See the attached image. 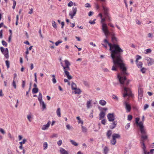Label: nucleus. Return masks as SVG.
<instances>
[{"instance_id":"32","label":"nucleus","mask_w":154,"mask_h":154,"mask_svg":"<svg viewBox=\"0 0 154 154\" xmlns=\"http://www.w3.org/2000/svg\"><path fill=\"white\" fill-rule=\"evenodd\" d=\"M110 142L112 144L114 145L116 143V140L112 138V139L110 140Z\"/></svg>"},{"instance_id":"36","label":"nucleus","mask_w":154,"mask_h":154,"mask_svg":"<svg viewBox=\"0 0 154 154\" xmlns=\"http://www.w3.org/2000/svg\"><path fill=\"white\" fill-rule=\"evenodd\" d=\"M52 24L53 27L55 28H56L57 27V26L56 24V22L54 21H52Z\"/></svg>"},{"instance_id":"31","label":"nucleus","mask_w":154,"mask_h":154,"mask_svg":"<svg viewBox=\"0 0 154 154\" xmlns=\"http://www.w3.org/2000/svg\"><path fill=\"white\" fill-rule=\"evenodd\" d=\"M76 119L78 120V123H81L82 125H83V122L80 119L79 116H78L76 117Z\"/></svg>"},{"instance_id":"26","label":"nucleus","mask_w":154,"mask_h":154,"mask_svg":"<svg viewBox=\"0 0 154 154\" xmlns=\"http://www.w3.org/2000/svg\"><path fill=\"white\" fill-rule=\"evenodd\" d=\"M43 149L45 150L47 149L48 147V144L46 142H44L43 144Z\"/></svg>"},{"instance_id":"62","label":"nucleus","mask_w":154,"mask_h":154,"mask_svg":"<svg viewBox=\"0 0 154 154\" xmlns=\"http://www.w3.org/2000/svg\"><path fill=\"white\" fill-rule=\"evenodd\" d=\"M148 36L149 37L152 38V35L150 33H149L148 34Z\"/></svg>"},{"instance_id":"25","label":"nucleus","mask_w":154,"mask_h":154,"mask_svg":"<svg viewBox=\"0 0 154 154\" xmlns=\"http://www.w3.org/2000/svg\"><path fill=\"white\" fill-rule=\"evenodd\" d=\"M81 126L82 132L84 133H86L87 131V129L82 125H81Z\"/></svg>"},{"instance_id":"59","label":"nucleus","mask_w":154,"mask_h":154,"mask_svg":"<svg viewBox=\"0 0 154 154\" xmlns=\"http://www.w3.org/2000/svg\"><path fill=\"white\" fill-rule=\"evenodd\" d=\"M101 123L103 125H105L106 122V121L105 119H103L101 121Z\"/></svg>"},{"instance_id":"13","label":"nucleus","mask_w":154,"mask_h":154,"mask_svg":"<svg viewBox=\"0 0 154 154\" xmlns=\"http://www.w3.org/2000/svg\"><path fill=\"white\" fill-rule=\"evenodd\" d=\"M91 102L92 100H89L87 101L86 105L88 109H90L92 107V104Z\"/></svg>"},{"instance_id":"21","label":"nucleus","mask_w":154,"mask_h":154,"mask_svg":"<svg viewBox=\"0 0 154 154\" xmlns=\"http://www.w3.org/2000/svg\"><path fill=\"white\" fill-rule=\"evenodd\" d=\"M40 102V104L42 106V108L43 109V110H44L46 108V105L44 103V102L42 100Z\"/></svg>"},{"instance_id":"48","label":"nucleus","mask_w":154,"mask_h":154,"mask_svg":"<svg viewBox=\"0 0 154 154\" xmlns=\"http://www.w3.org/2000/svg\"><path fill=\"white\" fill-rule=\"evenodd\" d=\"M73 5V3L72 1H70L68 4V7H71Z\"/></svg>"},{"instance_id":"35","label":"nucleus","mask_w":154,"mask_h":154,"mask_svg":"<svg viewBox=\"0 0 154 154\" xmlns=\"http://www.w3.org/2000/svg\"><path fill=\"white\" fill-rule=\"evenodd\" d=\"M144 51L145 54H147L151 53V50L150 49H147L145 50Z\"/></svg>"},{"instance_id":"56","label":"nucleus","mask_w":154,"mask_h":154,"mask_svg":"<svg viewBox=\"0 0 154 154\" xmlns=\"http://www.w3.org/2000/svg\"><path fill=\"white\" fill-rule=\"evenodd\" d=\"M66 127L67 129L69 130L72 129V127L69 124H67L66 125Z\"/></svg>"},{"instance_id":"2","label":"nucleus","mask_w":154,"mask_h":154,"mask_svg":"<svg viewBox=\"0 0 154 154\" xmlns=\"http://www.w3.org/2000/svg\"><path fill=\"white\" fill-rule=\"evenodd\" d=\"M60 63L63 67L64 71V76H66L67 78L69 80L72 79V77L69 75V73L68 71L70 70L69 66L70 65V62L67 60H65L63 61L60 59Z\"/></svg>"},{"instance_id":"38","label":"nucleus","mask_w":154,"mask_h":154,"mask_svg":"<svg viewBox=\"0 0 154 154\" xmlns=\"http://www.w3.org/2000/svg\"><path fill=\"white\" fill-rule=\"evenodd\" d=\"M52 77H53V78L52 79V82L54 84H55L56 83V80L55 78V76L54 75H52Z\"/></svg>"},{"instance_id":"33","label":"nucleus","mask_w":154,"mask_h":154,"mask_svg":"<svg viewBox=\"0 0 154 154\" xmlns=\"http://www.w3.org/2000/svg\"><path fill=\"white\" fill-rule=\"evenodd\" d=\"M39 96L38 97V100L39 102L42 101V95L40 92L39 93Z\"/></svg>"},{"instance_id":"11","label":"nucleus","mask_w":154,"mask_h":154,"mask_svg":"<svg viewBox=\"0 0 154 154\" xmlns=\"http://www.w3.org/2000/svg\"><path fill=\"white\" fill-rule=\"evenodd\" d=\"M138 98H141L143 96V89L142 88H138Z\"/></svg>"},{"instance_id":"50","label":"nucleus","mask_w":154,"mask_h":154,"mask_svg":"<svg viewBox=\"0 0 154 154\" xmlns=\"http://www.w3.org/2000/svg\"><path fill=\"white\" fill-rule=\"evenodd\" d=\"M95 8L97 10H98L99 9L100 7L98 5V4L97 3H95Z\"/></svg>"},{"instance_id":"45","label":"nucleus","mask_w":154,"mask_h":154,"mask_svg":"<svg viewBox=\"0 0 154 154\" xmlns=\"http://www.w3.org/2000/svg\"><path fill=\"white\" fill-rule=\"evenodd\" d=\"M141 58V57L138 55H137L136 56V63H137L138 60L140 59Z\"/></svg>"},{"instance_id":"51","label":"nucleus","mask_w":154,"mask_h":154,"mask_svg":"<svg viewBox=\"0 0 154 154\" xmlns=\"http://www.w3.org/2000/svg\"><path fill=\"white\" fill-rule=\"evenodd\" d=\"M112 99H114L115 100H118V98L117 97L114 95H113L112 96Z\"/></svg>"},{"instance_id":"9","label":"nucleus","mask_w":154,"mask_h":154,"mask_svg":"<svg viewBox=\"0 0 154 154\" xmlns=\"http://www.w3.org/2000/svg\"><path fill=\"white\" fill-rule=\"evenodd\" d=\"M140 143L142 144V148L143 150L144 154H149V152H147L146 150V147L144 143V141L141 140L140 141Z\"/></svg>"},{"instance_id":"22","label":"nucleus","mask_w":154,"mask_h":154,"mask_svg":"<svg viewBox=\"0 0 154 154\" xmlns=\"http://www.w3.org/2000/svg\"><path fill=\"white\" fill-rule=\"evenodd\" d=\"M74 90H75L74 92L75 93V94H79L81 93V90L79 88H76V89H74Z\"/></svg>"},{"instance_id":"60","label":"nucleus","mask_w":154,"mask_h":154,"mask_svg":"<svg viewBox=\"0 0 154 154\" xmlns=\"http://www.w3.org/2000/svg\"><path fill=\"white\" fill-rule=\"evenodd\" d=\"M64 81L65 82H67L68 85H70V82L67 79H64Z\"/></svg>"},{"instance_id":"57","label":"nucleus","mask_w":154,"mask_h":154,"mask_svg":"<svg viewBox=\"0 0 154 154\" xmlns=\"http://www.w3.org/2000/svg\"><path fill=\"white\" fill-rule=\"evenodd\" d=\"M85 6L86 8H89L91 7V6L89 3H86L85 4Z\"/></svg>"},{"instance_id":"1","label":"nucleus","mask_w":154,"mask_h":154,"mask_svg":"<svg viewBox=\"0 0 154 154\" xmlns=\"http://www.w3.org/2000/svg\"><path fill=\"white\" fill-rule=\"evenodd\" d=\"M104 42L107 44L110 48L109 50L111 51V56L113 62V65L112 70L116 71L118 67H120L122 70V73L121 74H118L117 77L122 85V88L124 89L123 97H132L133 94L131 89L127 87L129 83V82L126 81V78L124 76V75L126 74V69L124 64L122 63L121 56V53L123 52L122 50L118 45L110 43L106 39L104 40Z\"/></svg>"},{"instance_id":"40","label":"nucleus","mask_w":154,"mask_h":154,"mask_svg":"<svg viewBox=\"0 0 154 154\" xmlns=\"http://www.w3.org/2000/svg\"><path fill=\"white\" fill-rule=\"evenodd\" d=\"M6 65L7 67V68L8 69L10 67V63L8 60H6L5 61Z\"/></svg>"},{"instance_id":"47","label":"nucleus","mask_w":154,"mask_h":154,"mask_svg":"<svg viewBox=\"0 0 154 154\" xmlns=\"http://www.w3.org/2000/svg\"><path fill=\"white\" fill-rule=\"evenodd\" d=\"M146 68H141V69H140L141 71L143 73H144L146 71Z\"/></svg>"},{"instance_id":"55","label":"nucleus","mask_w":154,"mask_h":154,"mask_svg":"<svg viewBox=\"0 0 154 154\" xmlns=\"http://www.w3.org/2000/svg\"><path fill=\"white\" fill-rule=\"evenodd\" d=\"M16 5V2L15 1H14L13 2V6H12V8L13 9H15Z\"/></svg>"},{"instance_id":"39","label":"nucleus","mask_w":154,"mask_h":154,"mask_svg":"<svg viewBox=\"0 0 154 154\" xmlns=\"http://www.w3.org/2000/svg\"><path fill=\"white\" fill-rule=\"evenodd\" d=\"M27 141V140L24 139L22 141L19 142V143L20 145H23V144H24Z\"/></svg>"},{"instance_id":"20","label":"nucleus","mask_w":154,"mask_h":154,"mask_svg":"<svg viewBox=\"0 0 154 154\" xmlns=\"http://www.w3.org/2000/svg\"><path fill=\"white\" fill-rule=\"evenodd\" d=\"M106 103V102L105 100H100L99 101V103L103 106L105 105Z\"/></svg>"},{"instance_id":"42","label":"nucleus","mask_w":154,"mask_h":154,"mask_svg":"<svg viewBox=\"0 0 154 154\" xmlns=\"http://www.w3.org/2000/svg\"><path fill=\"white\" fill-rule=\"evenodd\" d=\"M130 123H128L125 126V128L126 130H128L130 128Z\"/></svg>"},{"instance_id":"15","label":"nucleus","mask_w":154,"mask_h":154,"mask_svg":"<svg viewBox=\"0 0 154 154\" xmlns=\"http://www.w3.org/2000/svg\"><path fill=\"white\" fill-rule=\"evenodd\" d=\"M102 7L104 11V15L107 16L108 14V13L107 12L109 10L108 8L106 7H105L103 5H102Z\"/></svg>"},{"instance_id":"54","label":"nucleus","mask_w":154,"mask_h":154,"mask_svg":"<svg viewBox=\"0 0 154 154\" xmlns=\"http://www.w3.org/2000/svg\"><path fill=\"white\" fill-rule=\"evenodd\" d=\"M149 105L148 104H146L144 105V110H146L149 107Z\"/></svg>"},{"instance_id":"10","label":"nucleus","mask_w":154,"mask_h":154,"mask_svg":"<svg viewBox=\"0 0 154 154\" xmlns=\"http://www.w3.org/2000/svg\"><path fill=\"white\" fill-rule=\"evenodd\" d=\"M51 123L50 121H48L46 124L42 126L41 128L43 130L47 129L49 127Z\"/></svg>"},{"instance_id":"19","label":"nucleus","mask_w":154,"mask_h":154,"mask_svg":"<svg viewBox=\"0 0 154 154\" xmlns=\"http://www.w3.org/2000/svg\"><path fill=\"white\" fill-rule=\"evenodd\" d=\"M120 137V135L119 134H113L112 135V138L116 140L117 138H119Z\"/></svg>"},{"instance_id":"34","label":"nucleus","mask_w":154,"mask_h":154,"mask_svg":"<svg viewBox=\"0 0 154 154\" xmlns=\"http://www.w3.org/2000/svg\"><path fill=\"white\" fill-rule=\"evenodd\" d=\"M104 16L108 20V21H111V17L109 16V14H108L107 16L104 15Z\"/></svg>"},{"instance_id":"44","label":"nucleus","mask_w":154,"mask_h":154,"mask_svg":"<svg viewBox=\"0 0 154 154\" xmlns=\"http://www.w3.org/2000/svg\"><path fill=\"white\" fill-rule=\"evenodd\" d=\"M12 85V86L14 87V88L15 89H16V85L15 82L14 80H13V81Z\"/></svg>"},{"instance_id":"49","label":"nucleus","mask_w":154,"mask_h":154,"mask_svg":"<svg viewBox=\"0 0 154 154\" xmlns=\"http://www.w3.org/2000/svg\"><path fill=\"white\" fill-rule=\"evenodd\" d=\"M62 140H59L57 142V144L59 146H60L62 144Z\"/></svg>"},{"instance_id":"5","label":"nucleus","mask_w":154,"mask_h":154,"mask_svg":"<svg viewBox=\"0 0 154 154\" xmlns=\"http://www.w3.org/2000/svg\"><path fill=\"white\" fill-rule=\"evenodd\" d=\"M77 9L76 7H73L72 8V10L70 11L69 12V15L71 19H72L77 12Z\"/></svg>"},{"instance_id":"52","label":"nucleus","mask_w":154,"mask_h":154,"mask_svg":"<svg viewBox=\"0 0 154 154\" xmlns=\"http://www.w3.org/2000/svg\"><path fill=\"white\" fill-rule=\"evenodd\" d=\"M132 118V116L131 115H129L128 116V120L129 121L131 120Z\"/></svg>"},{"instance_id":"6","label":"nucleus","mask_w":154,"mask_h":154,"mask_svg":"<svg viewBox=\"0 0 154 154\" xmlns=\"http://www.w3.org/2000/svg\"><path fill=\"white\" fill-rule=\"evenodd\" d=\"M107 117L109 121L110 122H113L115 119L114 114L113 113L108 114Z\"/></svg>"},{"instance_id":"7","label":"nucleus","mask_w":154,"mask_h":154,"mask_svg":"<svg viewBox=\"0 0 154 154\" xmlns=\"http://www.w3.org/2000/svg\"><path fill=\"white\" fill-rule=\"evenodd\" d=\"M145 60L146 61L149 66L152 65L154 63V60L149 57H145Z\"/></svg>"},{"instance_id":"24","label":"nucleus","mask_w":154,"mask_h":154,"mask_svg":"<svg viewBox=\"0 0 154 154\" xmlns=\"http://www.w3.org/2000/svg\"><path fill=\"white\" fill-rule=\"evenodd\" d=\"M112 134V131L111 130H109L108 131L106 135L107 137L109 139L110 138V136Z\"/></svg>"},{"instance_id":"23","label":"nucleus","mask_w":154,"mask_h":154,"mask_svg":"<svg viewBox=\"0 0 154 154\" xmlns=\"http://www.w3.org/2000/svg\"><path fill=\"white\" fill-rule=\"evenodd\" d=\"M56 113L57 116L59 117H61L60 109V108H58L56 111Z\"/></svg>"},{"instance_id":"4","label":"nucleus","mask_w":154,"mask_h":154,"mask_svg":"<svg viewBox=\"0 0 154 154\" xmlns=\"http://www.w3.org/2000/svg\"><path fill=\"white\" fill-rule=\"evenodd\" d=\"M140 118H135V122L137 125L139 127L140 132L142 134L141 136V138L145 140L147 139V136L146 135V129L143 125V123L142 122H139Z\"/></svg>"},{"instance_id":"41","label":"nucleus","mask_w":154,"mask_h":154,"mask_svg":"<svg viewBox=\"0 0 154 154\" xmlns=\"http://www.w3.org/2000/svg\"><path fill=\"white\" fill-rule=\"evenodd\" d=\"M62 42V41L61 40H59L57 42H56L55 43V45L56 46H57L58 45Z\"/></svg>"},{"instance_id":"29","label":"nucleus","mask_w":154,"mask_h":154,"mask_svg":"<svg viewBox=\"0 0 154 154\" xmlns=\"http://www.w3.org/2000/svg\"><path fill=\"white\" fill-rule=\"evenodd\" d=\"M70 142L73 145L77 146L78 145V144L76 142L73 140H71Z\"/></svg>"},{"instance_id":"37","label":"nucleus","mask_w":154,"mask_h":154,"mask_svg":"<svg viewBox=\"0 0 154 154\" xmlns=\"http://www.w3.org/2000/svg\"><path fill=\"white\" fill-rule=\"evenodd\" d=\"M112 41L114 42H115L117 41V38L115 37L114 35H112Z\"/></svg>"},{"instance_id":"16","label":"nucleus","mask_w":154,"mask_h":154,"mask_svg":"<svg viewBox=\"0 0 154 154\" xmlns=\"http://www.w3.org/2000/svg\"><path fill=\"white\" fill-rule=\"evenodd\" d=\"M60 154H68V152L64 149L62 147L60 148Z\"/></svg>"},{"instance_id":"14","label":"nucleus","mask_w":154,"mask_h":154,"mask_svg":"<svg viewBox=\"0 0 154 154\" xmlns=\"http://www.w3.org/2000/svg\"><path fill=\"white\" fill-rule=\"evenodd\" d=\"M117 124V122L116 121H114L111 124V125L109 126V128L111 129H113L115 128Z\"/></svg>"},{"instance_id":"8","label":"nucleus","mask_w":154,"mask_h":154,"mask_svg":"<svg viewBox=\"0 0 154 154\" xmlns=\"http://www.w3.org/2000/svg\"><path fill=\"white\" fill-rule=\"evenodd\" d=\"M125 105V109L126 110V112H129L131 109L130 105L126 102H125L124 103Z\"/></svg>"},{"instance_id":"46","label":"nucleus","mask_w":154,"mask_h":154,"mask_svg":"<svg viewBox=\"0 0 154 154\" xmlns=\"http://www.w3.org/2000/svg\"><path fill=\"white\" fill-rule=\"evenodd\" d=\"M0 132L2 134H4L5 133V131L2 128H0Z\"/></svg>"},{"instance_id":"18","label":"nucleus","mask_w":154,"mask_h":154,"mask_svg":"<svg viewBox=\"0 0 154 154\" xmlns=\"http://www.w3.org/2000/svg\"><path fill=\"white\" fill-rule=\"evenodd\" d=\"M33 115L31 113H30L27 116V118L29 121L30 122L31 121L32 119H33Z\"/></svg>"},{"instance_id":"17","label":"nucleus","mask_w":154,"mask_h":154,"mask_svg":"<svg viewBox=\"0 0 154 154\" xmlns=\"http://www.w3.org/2000/svg\"><path fill=\"white\" fill-rule=\"evenodd\" d=\"M105 115V113L103 111H101L99 115L100 119L101 120L103 119L104 118Z\"/></svg>"},{"instance_id":"12","label":"nucleus","mask_w":154,"mask_h":154,"mask_svg":"<svg viewBox=\"0 0 154 154\" xmlns=\"http://www.w3.org/2000/svg\"><path fill=\"white\" fill-rule=\"evenodd\" d=\"M2 54L6 59H8L9 58L8 50L7 48L5 49V50L2 53Z\"/></svg>"},{"instance_id":"64","label":"nucleus","mask_w":154,"mask_h":154,"mask_svg":"<svg viewBox=\"0 0 154 154\" xmlns=\"http://www.w3.org/2000/svg\"><path fill=\"white\" fill-rule=\"evenodd\" d=\"M0 50L2 53L5 50V49L3 47H0Z\"/></svg>"},{"instance_id":"63","label":"nucleus","mask_w":154,"mask_h":154,"mask_svg":"<svg viewBox=\"0 0 154 154\" xmlns=\"http://www.w3.org/2000/svg\"><path fill=\"white\" fill-rule=\"evenodd\" d=\"M8 137L9 138H10V139H11L12 138V136L11 134L10 133H9L8 134Z\"/></svg>"},{"instance_id":"3","label":"nucleus","mask_w":154,"mask_h":154,"mask_svg":"<svg viewBox=\"0 0 154 154\" xmlns=\"http://www.w3.org/2000/svg\"><path fill=\"white\" fill-rule=\"evenodd\" d=\"M98 16L100 17L101 19V23L102 24V30L106 37L107 38L108 35L110 34V32L109 31L106 24L105 23L106 18L105 16L103 17V15L101 13H100Z\"/></svg>"},{"instance_id":"58","label":"nucleus","mask_w":154,"mask_h":154,"mask_svg":"<svg viewBox=\"0 0 154 154\" xmlns=\"http://www.w3.org/2000/svg\"><path fill=\"white\" fill-rule=\"evenodd\" d=\"M33 9L32 8H31L30 9L29 11L28 12L29 14H31L33 13Z\"/></svg>"},{"instance_id":"28","label":"nucleus","mask_w":154,"mask_h":154,"mask_svg":"<svg viewBox=\"0 0 154 154\" xmlns=\"http://www.w3.org/2000/svg\"><path fill=\"white\" fill-rule=\"evenodd\" d=\"M71 88L72 90L76 89V85L73 82H72L71 84Z\"/></svg>"},{"instance_id":"61","label":"nucleus","mask_w":154,"mask_h":154,"mask_svg":"<svg viewBox=\"0 0 154 154\" xmlns=\"http://www.w3.org/2000/svg\"><path fill=\"white\" fill-rule=\"evenodd\" d=\"M25 82L24 81H22V87L23 88H24L25 87Z\"/></svg>"},{"instance_id":"30","label":"nucleus","mask_w":154,"mask_h":154,"mask_svg":"<svg viewBox=\"0 0 154 154\" xmlns=\"http://www.w3.org/2000/svg\"><path fill=\"white\" fill-rule=\"evenodd\" d=\"M137 66L138 68H141L142 67L143 64L142 62H138L137 63Z\"/></svg>"},{"instance_id":"27","label":"nucleus","mask_w":154,"mask_h":154,"mask_svg":"<svg viewBox=\"0 0 154 154\" xmlns=\"http://www.w3.org/2000/svg\"><path fill=\"white\" fill-rule=\"evenodd\" d=\"M38 92V89L37 88H34L32 90V93L33 94H35Z\"/></svg>"},{"instance_id":"43","label":"nucleus","mask_w":154,"mask_h":154,"mask_svg":"<svg viewBox=\"0 0 154 154\" xmlns=\"http://www.w3.org/2000/svg\"><path fill=\"white\" fill-rule=\"evenodd\" d=\"M2 43L3 45L7 47V43L5 41L3 40L2 41Z\"/></svg>"},{"instance_id":"53","label":"nucleus","mask_w":154,"mask_h":154,"mask_svg":"<svg viewBox=\"0 0 154 154\" xmlns=\"http://www.w3.org/2000/svg\"><path fill=\"white\" fill-rule=\"evenodd\" d=\"M96 20V19H94L93 21L90 20L89 21V23L91 24H94L95 23V21Z\"/></svg>"}]
</instances>
